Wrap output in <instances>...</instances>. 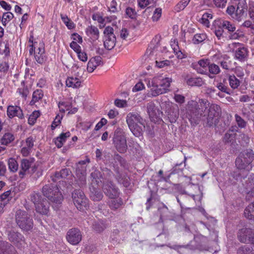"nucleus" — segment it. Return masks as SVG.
Here are the masks:
<instances>
[{
	"label": "nucleus",
	"mask_w": 254,
	"mask_h": 254,
	"mask_svg": "<svg viewBox=\"0 0 254 254\" xmlns=\"http://www.w3.org/2000/svg\"><path fill=\"white\" fill-rule=\"evenodd\" d=\"M188 114L190 120L198 123L201 117L207 116V124L211 127L214 123V119L221 115L220 107L215 104H210L204 99H199L198 102L191 101L188 103Z\"/></svg>",
	"instance_id": "1"
},
{
	"label": "nucleus",
	"mask_w": 254,
	"mask_h": 254,
	"mask_svg": "<svg viewBox=\"0 0 254 254\" xmlns=\"http://www.w3.org/2000/svg\"><path fill=\"white\" fill-rule=\"evenodd\" d=\"M144 82L147 87L150 88L148 94L152 97H156L165 93L169 90L172 79L169 77L156 76L152 79H145Z\"/></svg>",
	"instance_id": "2"
},
{
	"label": "nucleus",
	"mask_w": 254,
	"mask_h": 254,
	"mask_svg": "<svg viewBox=\"0 0 254 254\" xmlns=\"http://www.w3.org/2000/svg\"><path fill=\"white\" fill-rule=\"evenodd\" d=\"M126 121L129 129L134 136L139 137L142 135L145 124L143 119L138 113H128L127 116Z\"/></svg>",
	"instance_id": "3"
},
{
	"label": "nucleus",
	"mask_w": 254,
	"mask_h": 254,
	"mask_svg": "<svg viewBox=\"0 0 254 254\" xmlns=\"http://www.w3.org/2000/svg\"><path fill=\"white\" fill-rule=\"evenodd\" d=\"M42 192L51 202L56 204H61L63 196L57 186L52 184H46L43 186Z\"/></svg>",
	"instance_id": "4"
},
{
	"label": "nucleus",
	"mask_w": 254,
	"mask_h": 254,
	"mask_svg": "<svg viewBox=\"0 0 254 254\" xmlns=\"http://www.w3.org/2000/svg\"><path fill=\"white\" fill-rule=\"evenodd\" d=\"M15 218L16 224L22 230L27 231L32 229L33 220L27 211L17 210L15 212Z\"/></svg>",
	"instance_id": "5"
},
{
	"label": "nucleus",
	"mask_w": 254,
	"mask_h": 254,
	"mask_svg": "<svg viewBox=\"0 0 254 254\" xmlns=\"http://www.w3.org/2000/svg\"><path fill=\"white\" fill-rule=\"evenodd\" d=\"M113 144L116 149L121 153L127 151V145L125 132L121 128H117L114 131L113 138Z\"/></svg>",
	"instance_id": "6"
},
{
	"label": "nucleus",
	"mask_w": 254,
	"mask_h": 254,
	"mask_svg": "<svg viewBox=\"0 0 254 254\" xmlns=\"http://www.w3.org/2000/svg\"><path fill=\"white\" fill-rule=\"evenodd\" d=\"M104 46L108 50L113 49L116 45V37L114 33V29L111 26L106 27L104 31Z\"/></svg>",
	"instance_id": "7"
},
{
	"label": "nucleus",
	"mask_w": 254,
	"mask_h": 254,
	"mask_svg": "<svg viewBox=\"0 0 254 254\" xmlns=\"http://www.w3.org/2000/svg\"><path fill=\"white\" fill-rule=\"evenodd\" d=\"M72 197L73 203L78 209L84 210V208L87 207L88 200L81 190H74L72 193Z\"/></svg>",
	"instance_id": "8"
},
{
	"label": "nucleus",
	"mask_w": 254,
	"mask_h": 254,
	"mask_svg": "<svg viewBox=\"0 0 254 254\" xmlns=\"http://www.w3.org/2000/svg\"><path fill=\"white\" fill-rule=\"evenodd\" d=\"M220 25L223 29L227 30L229 34L228 38L229 39L235 40L241 37L239 33V30L236 31L235 25L230 21L226 20H222L220 22Z\"/></svg>",
	"instance_id": "9"
},
{
	"label": "nucleus",
	"mask_w": 254,
	"mask_h": 254,
	"mask_svg": "<svg viewBox=\"0 0 254 254\" xmlns=\"http://www.w3.org/2000/svg\"><path fill=\"white\" fill-rule=\"evenodd\" d=\"M238 238L242 243L254 244V230L243 228L239 231Z\"/></svg>",
	"instance_id": "10"
},
{
	"label": "nucleus",
	"mask_w": 254,
	"mask_h": 254,
	"mask_svg": "<svg viewBox=\"0 0 254 254\" xmlns=\"http://www.w3.org/2000/svg\"><path fill=\"white\" fill-rule=\"evenodd\" d=\"M103 190L106 195L109 198H116L120 195L119 189L111 182L104 183Z\"/></svg>",
	"instance_id": "11"
},
{
	"label": "nucleus",
	"mask_w": 254,
	"mask_h": 254,
	"mask_svg": "<svg viewBox=\"0 0 254 254\" xmlns=\"http://www.w3.org/2000/svg\"><path fill=\"white\" fill-rule=\"evenodd\" d=\"M82 235L77 228H72L68 230L66 234L67 241L71 244L75 245L81 240Z\"/></svg>",
	"instance_id": "12"
},
{
	"label": "nucleus",
	"mask_w": 254,
	"mask_h": 254,
	"mask_svg": "<svg viewBox=\"0 0 254 254\" xmlns=\"http://www.w3.org/2000/svg\"><path fill=\"white\" fill-rule=\"evenodd\" d=\"M195 195L194 194L184 195L183 194L180 196V198L182 200L183 202L181 201L179 197L176 198L181 208L189 209L190 208L189 206L195 202Z\"/></svg>",
	"instance_id": "13"
},
{
	"label": "nucleus",
	"mask_w": 254,
	"mask_h": 254,
	"mask_svg": "<svg viewBox=\"0 0 254 254\" xmlns=\"http://www.w3.org/2000/svg\"><path fill=\"white\" fill-rule=\"evenodd\" d=\"M34 59L36 62L39 64H43L46 61L44 44L41 42L34 53Z\"/></svg>",
	"instance_id": "14"
},
{
	"label": "nucleus",
	"mask_w": 254,
	"mask_h": 254,
	"mask_svg": "<svg viewBox=\"0 0 254 254\" xmlns=\"http://www.w3.org/2000/svg\"><path fill=\"white\" fill-rule=\"evenodd\" d=\"M114 171L116 173L115 176L118 182L123 185L125 187H127L130 184L129 177L125 174L121 173L119 167L113 164Z\"/></svg>",
	"instance_id": "15"
},
{
	"label": "nucleus",
	"mask_w": 254,
	"mask_h": 254,
	"mask_svg": "<svg viewBox=\"0 0 254 254\" xmlns=\"http://www.w3.org/2000/svg\"><path fill=\"white\" fill-rule=\"evenodd\" d=\"M7 115L9 118L17 117L19 119H22L23 117L22 110L17 106H8L7 109Z\"/></svg>",
	"instance_id": "16"
},
{
	"label": "nucleus",
	"mask_w": 254,
	"mask_h": 254,
	"mask_svg": "<svg viewBox=\"0 0 254 254\" xmlns=\"http://www.w3.org/2000/svg\"><path fill=\"white\" fill-rule=\"evenodd\" d=\"M0 254H17V252L10 244L0 241Z\"/></svg>",
	"instance_id": "17"
},
{
	"label": "nucleus",
	"mask_w": 254,
	"mask_h": 254,
	"mask_svg": "<svg viewBox=\"0 0 254 254\" xmlns=\"http://www.w3.org/2000/svg\"><path fill=\"white\" fill-rule=\"evenodd\" d=\"M236 166L240 171L249 172L252 169V164L245 161L242 158L238 157L235 161Z\"/></svg>",
	"instance_id": "18"
},
{
	"label": "nucleus",
	"mask_w": 254,
	"mask_h": 254,
	"mask_svg": "<svg viewBox=\"0 0 254 254\" xmlns=\"http://www.w3.org/2000/svg\"><path fill=\"white\" fill-rule=\"evenodd\" d=\"M102 64V58L100 56L92 57L88 63L87 69L88 72H92L98 66Z\"/></svg>",
	"instance_id": "19"
},
{
	"label": "nucleus",
	"mask_w": 254,
	"mask_h": 254,
	"mask_svg": "<svg viewBox=\"0 0 254 254\" xmlns=\"http://www.w3.org/2000/svg\"><path fill=\"white\" fill-rule=\"evenodd\" d=\"M89 189L90 197L92 200L98 201L102 199L103 194L99 188L95 187L93 185H91Z\"/></svg>",
	"instance_id": "20"
},
{
	"label": "nucleus",
	"mask_w": 254,
	"mask_h": 254,
	"mask_svg": "<svg viewBox=\"0 0 254 254\" xmlns=\"http://www.w3.org/2000/svg\"><path fill=\"white\" fill-rule=\"evenodd\" d=\"M32 163L33 160L32 159H24L21 160L20 164L21 170L19 172V175L21 178H23L24 177L26 172L28 171Z\"/></svg>",
	"instance_id": "21"
},
{
	"label": "nucleus",
	"mask_w": 254,
	"mask_h": 254,
	"mask_svg": "<svg viewBox=\"0 0 254 254\" xmlns=\"http://www.w3.org/2000/svg\"><path fill=\"white\" fill-rule=\"evenodd\" d=\"M36 210L37 212L46 215L49 212V203L46 199H42V201L38 203L36 206Z\"/></svg>",
	"instance_id": "22"
},
{
	"label": "nucleus",
	"mask_w": 254,
	"mask_h": 254,
	"mask_svg": "<svg viewBox=\"0 0 254 254\" xmlns=\"http://www.w3.org/2000/svg\"><path fill=\"white\" fill-rule=\"evenodd\" d=\"M90 162V159L87 157L85 160H81L77 163L76 164V175L86 174V164Z\"/></svg>",
	"instance_id": "23"
},
{
	"label": "nucleus",
	"mask_w": 254,
	"mask_h": 254,
	"mask_svg": "<svg viewBox=\"0 0 254 254\" xmlns=\"http://www.w3.org/2000/svg\"><path fill=\"white\" fill-rule=\"evenodd\" d=\"M237 45L239 47L235 51V56L237 59L240 61H244L248 55L247 50L239 43H237Z\"/></svg>",
	"instance_id": "24"
},
{
	"label": "nucleus",
	"mask_w": 254,
	"mask_h": 254,
	"mask_svg": "<svg viewBox=\"0 0 254 254\" xmlns=\"http://www.w3.org/2000/svg\"><path fill=\"white\" fill-rule=\"evenodd\" d=\"M185 79L187 84L191 86H201L204 83L202 79L198 77H189L187 75Z\"/></svg>",
	"instance_id": "25"
},
{
	"label": "nucleus",
	"mask_w": 254,
	"mask_h": 254,
	"mask_svg": "<svg viewBox=\"0 0 254 254\" xmlns=\"http://www.w3.org/2000/svg\"><path fill=\"white\" fill-rule=\"evenodd\" d=\"M245 4H244V5H242L240 2H239L238 4L237 8L232 18L238 22L241 21L245 17Z\"/></svg>",
	"instance_id": "26"
},
{
	"label": "nucleus",
	"mask_w": 254,
	"mask_h": 254,
	"mask_svg": "<svg viewBox=\"0 0 254 254\" xmlns=\"http://www.w3.org/2000/svg\"><path fill=\"white\" fill-rule=\"evenodd\" d=\"M239 157L242 158L245 161L252 164L254 159V153L251 149H247L243 151Z\"/></svg>",
	"instance_id": "27"
},
{
	"label": "nucleus",
	"mask_w": 254,
	"mask_h": 254,
	"mask_svg": "<svg viewBox=\"0 0 254 254\" xmlns=\"http://www.w3.org/2000/svg\"><path fill=\"white\" fill-rule=\"evenodd\" d=\"M124 204L123 199L119 197L116 198H110L108 201L109 207L113 210H116L119 208Z\"/></svg>",
	"instance_id": "28"
},
{
	"label": "nucleus",
	"mask_w": 254,
	"mask_h": 254,
	"mask_svg": "<svg viewBox=\"0 0 254 254\" xmlns=\"http://www.w3.org/2000/svg\"><path fill=\"white\" fill-rule=\"evenodd\" d=\"M90 178L92 181L91 185L96 184V185L98 186L103 181L102 173L98 170H95L91 173Z\"/></svg>",
	"instance_id": "29"
},
{
	"label": "nucleus",
	"mask_w": 254,
	"mask_h": 254,
	"mask_svg": "<svg viewBox=\"0 0 254 254\" xmlns=\"http://www.w3.org/2000/svg\"><path fill=\"white\" fill-rule=\"evenodd\" d=\"M70 136V133L67 131L65 133H62L55 140V143L59 148H61L66 139Z\"/></svg>",
	"instance_id": "30"
},
{
	"label": "nucleus",
	"mask_w": 254,
	"mask_h": 254,
	"mask_svg": "<svg viewBox=\"0 0 254 254\" xmlns=\"http://www.w3.org/2000/svg\"><path fill=\"white\" fill-rule=\"evenodd\" d=\"M243 185L248 191L252 190L254 189V174H252L247 178H244L242 181Z\"/></svg>",
	"instance_id": "31"
},
{
	"label": "nucleus",
	"mask_w": 254,
	"mask_h": 254,
	"mask_svg": "<svg viewBox=\"0 0 254 254\" xmlns=\"http://www.w3.org/2000/svg\"><path fill=\"white\" fill-rule=\"evenodd\" d=\"M8 240L11 242L17 243L22 240L23 236L20 233L11 230L9 231L8 233Z\"/></svg>",
	"instance_id": "32"
},
{
	"label": "nucleus",
	"mask_w": 254,
	"mask_h": 254,
	"mask_svg": "<svg viewBox=\"0 0 254 254\" xmlns=\"http://www.w3.org/2000/svg\"><path fill=\"white\" fill-rule=\"evenodd\" d=\"M67 86L72 88H78L81 85V80L78 77H69L66 80Z\"/></svg>",
	"instance_id": "33"
},
{
	"label": "nucleus",
	"mask_w": 254,
	"mask_h": 254,
	"mask_svg": "<svg viewBox=\"0 0 254 254\" xmlns=\"http://www.w3.org/2000/svg\"><path fill=\"white\" fill-rule=\"evenodd\" d=\"M86 34L92 37L95 40H97L99 37V32L98 29L93 25L88 26L85 30Z\"/></svg>",
	"instance_id": "34"
},
{
	"label": "nucleus",
	"mask_w": 254,
	"mask_h": 254,
	"mask_svg": "<svg viewBox=\"0 0 254 254\" xmlns=\"http://www.w3.org/2000/svg\"><path fill=\"white\" fill-rule=\"evenodd\" d=\"M171 46L174 51V53L177 56L178 58L182 59L184 58V55L180 50V48L178 45V42L176 39L171 40Z\"/></svg>",
	"instance_id": "35"
},
{
	"label": "nucleus",
	"mask_w": 254,
	"mask_h": 254,
	"mask_svg": "<svg viewBox=\"0 0 254 254\" xmlns=\"http://www.w3.org/2000/svg\"><path fill=\"white\" fill-rule=\"evenodd\" d=\"M244 215L248 219L254 220V202L246 207Z\"/></svg>",
	"instance_id": "36"
},
{
	"label": "nucleus",
	"mask_w": 254,
	"mask_h": 254,
	"mask_svg": "<svg viewBox=\"0 0 254 254\" xmlns=\"http://www.w3.org/2000/svg\"><path fill=\"white\" fill-rule=\"evenodd\" d=\"M43 96V91L41 89H37L33 93L32 98L30 101V104L31 105H34L36 102L41 100Z\"/></svg>",
	"instance_id": "37"
},
{
	"label": "nucleus",
	"mask_w": 254,
	"mask_h": 254,
	"mask_svg": "<svg viewBox=\"0 0 254 254\" xmlns=\"http://www.w3.org/2000/svg\"><path fill=\"white\" fill-rule=\"evenodd\" d=\"M179 108L177 105L176 108H173L172 111L168 112V118L171 123H175L179 117Z\"/></svg>",
	"instance_id": "38"
},
{
	"label": "nucleus",
	"mask_w": 254,
	"mask_h": 254,
	"mask_svg": "<svg viewBox=\"0 0 254 254\" xmlns=\"http://www.w3.org/2000/svg\"><path fill=\"white\" fill-rule=\"evenodd\" d=\"M14 139L13 135L11 133H5L0 139V143L2 145H7L8 144L12 142Z\"/></svg>",
	"instance_id": "39"
},
{
	"label": "nucleus",
	"mask_w": 254,
	"mask_h": 254,
	"mask_svg": "<svg viewBox=\"0 0 254 254\" xmlns=\"http://www.w3.org/2000/svg\"><path fill=\"white\" fill-rule=\"evenodd\" d=\"M238 254H254V247L245 245L240 248L238 251Z\"/></svg>",
	"instance_id": "40"
},
{
	"label": "nucleus",
	"mask_w": 254,
	"mask_h": 254,
	"mask_svg": "<svg viewBox=\"0 0 254 254\" xmlns=\"http://www.w3.org/2000/svg\"><path fill=\"white\" fill-rule=\"evenodd\" d=\"M229 82L230 87L233 89H237L240 85V81L235 75H230Z\"/></svg>",
	"instance_id": "41"
},
{
	"label": "nucleus",
	"mask_w": 254,
	"mask_h": 254,
	"mask_svg": "<svg viewBox=\"0 0 254 254\" xmlns=\"http://www.w3.org/2000/svg\"><path fill=\"white\" fill-rule=\"evenodd\" d=\"M30 199L31 201L36 206L38 203L42 201V199H44L42 198V196L39 192H36L34 191L30 195Z\"/></svg>",
	"instance_id": "42"
},
{
	"label": "nucleus",
	"mask_w": 254,
	"mask_h": 254,
	"mask_svg": "<svg viewBox=\"0 0 254 254\" xmlns=\"http://www.w3.org/2000/svg\"><path fill=\"white\" fill-rule=\"evenodd\" d=\"M158 212L160 214V219L163 221L167 219L169 216V210L167 206L163 205L162 207L158 208Z\"/></svg>",
	"instance_id": "43"
},
{
	"label": "nucleus",
	"mask_w": 254,
	"mask_h": 254,
	"mask_svg": "<svg viewBox=\"0 0 254 254\" xmlns=\"http://www.w3.org/2000/svg\"><path fill=\"white\" fill-rule=\"evenodd\" d=\"M190 0H181L174 7V10L177 12H180L185 9L188 5Z\"/></svg>",
	"instance_id": "44"
},
{
	"label": "nucleus",
	"mask_w": 254,
	"mask_h": 254,
	"mask_svg": "<svg viewBox=\"0 0 254 254\" xmlns=\"http://www.w3.org/2000/svg\"><path fill=\"white\" fill-rule=\"evenodd\" d=\"M61 19L69 29H73L75 25L66 15L61 14Z\"/></svg>",
	"instance_id": "45"
},
{
	"label": "nucleus",
	"mask_w": 254,
	"mask_h": 254,
	"mask_svg": "<svg viewBox=\"0 0 254 254\" xmlns=\"http://www.w3.org/2000/svg\"><path fill=\"white\" fill-rule=\"evenodd\" d=\"M8 168L10 171L15 172L18 168V164L17 161L12 158H10L8 160Z\"/></svg>",
	"instance_id": "46"
},
{
	"label": "nucleus",
	"mask_w": 254,
	"mask_h": 254,
	"mask_svg": "<svg viewBox=\"0 0 254 254\" xmlns=\"http://www.w3.org/2000/svg\"><path fill=\"white\" fill-rule=\"evenodd\" d=\"M86 174L76 175L77 177V179L76 180V184L80 188H82L85 186L86 184Z\"/></svg>",
	"instance_id": "47"
},
{
	"label": "nucleus",
	"mask_w": 254,
	"mask_h": 254,
	"mask_svg": "<svg viewBox=\"0 0 254 254\" xmlns=\"http://www.w3.org/2000/svg\"><path fill=\"white\" fill-rule=\"evenodd\" d=\"M236 134L234 133L227 132L223 137V141L225 143H233L235 140Z\"/></svg>",
	"instance_id": "48"
},
{
	"label": "nucleus",
	"mask_w": 254,
	"mask_h": 254,
	"mask_svg": "<svg viewBox=\"0 0 254 254\" xmlns=\"http://www.w3.org/2000/svg\"><path fill=\"white\" fill-rule=\"evenodd\" d=\"M206 38V35L205 34H196L192 39V41L194 44H198L203 42Z\"/></svg>",
	"instance_id": "49"
},
{
	"label": "nucleus",
	"mask_w": 254,
	"mask_h": 254,
	"mask_svg": "<svg viewBox=\"0 0 254 254\" xmlns=\"http://www.w3.org/2000/svg\"><path fill=\"white\" fill-rule=\"evenodd\" d=\"M208 69L209 72L213 74H217L220 72L219 66L215 64H209L208 65Z\"/></svg>",
	"instance_id": "50"
},
{
	"label": "nucleus",
	"mask_w": 254,
	"mask_h": 254,
	"mask_svg": "<svg viewBox=\"0 0 254 254\" xmlns=\"http://www.w3.org/2000/svg\"><path fill=\"white\" fill-rule=\"evenodd\" d=\"M40 113L38 111H34L31 115H30L28 118V123L33 125L35 123L37 119L39 117Z\"/></svg>",
	"instance_id": "51"
},
{
	"label": "nucleus",
	"mask_w": 254,
	"mask_h": 254,
	"mask_svg": "<svg viewBox=\"0 0 254 254\" xmlns=\"http://www.w3.org/2000/svg\"><path fill=\"white\" fill-rule=\"evenodd\" d=\"M162 15V9L161 8H156L153 12L152 16V20L153 22L158 21Z\"/></svg>",
	"instance_id": "52"
},
{
	"label": "nucleus",
	"mask_w": 254,
	"mask_h": 254,
	"mask_svg": "<svg viewBox=\"0 0 254 254\" xmlns=\"http://www.w3.org/2000/svg\"><path fill=\"white\" fill-rule=\"evenodd\" d=\"M93 228L96 232L100 233L103 231L105 227L102 223L95 222L93 224Z\"/></svg>",
	"instance_id": "53"
},
{
	"label": "nucleus",
	"mask_w": 254,
	"mask_h": 254,
	"mask_svg": "<svg viewBox=\"0 0 254 254\" xmlns=\"http://www.w3.org/2000/svg\"><path fill=\"white\" fill-rule=\"evenodd\" d=\"M63 117V115H57L51 125L52 130L54 129L59 125L61 124V121Z\"/></svg>",
	"instance_id": "54"
},
{
	"label": "nucleus",
	"mask_w": 254,
	"mask_h": 254,
	"mask_svg": "<svg viewBox=\"0 0 254 254\" xmlns=\"http://www.w3.org/2000/svg\"><path fill=\"white\" fill-rule=\"evenodd\" d=\"M147 113L149 116H153L155 111V106L154 103L149 102L147 105Z\"/></svg>",
	"instance_id": "55"
},
{
	"label": "nucleus",
	"mask_w": 254,
	"mask_h": 254,
	"mask_svg": "<svg viewBox=\"0 0 254 254\" xmlns=\"http://www.w3.org/2000/svg\"><path fill=\"white\" fill-rule=\"evenodd\" d=\"M171 62L169 60L156 61V65L159 68H162L170 65Z\"/></svg>",
	"instance_id": "56"
},
{
	"label": "nucleus",
	"mask_w": 254,
	"mask_h": 254,
	"mask_svg": "<svg viewBox=\"0 0 254 254\" xmlns=\"http://www.w3.org/2000/svg\"><path fill=\"white\" fill-rule=\"evenodd\" d=\"M235 119L239 127H244L246 126V123L245 121L238 115H235Z\"/></svg>",
	"instance_id": "57"
},
{
	"label": "nucleus",
	"mask_w": 254,
	"mask_h": 254,
	"mask_svg": "<svg viewBox=\"0 0 254 254\" xmlns=\"http://www.w3.org/2000/svg\"><path fill=\"white\" fill-rule=\"evenodd\" d=\"M144 82H145L144 81ZM144 84H146L145 83H143L141 81L138 82L134 86V87L132 88V91L133 92H136L138 91H140L144 89Z\"/></svg>",
	"instance_id": "58"
},
{
	"label": "nucleus",
	"mask_w": 254,
	"mask_h": 254,
	"mask_svg": "<svg viewBox=\"0 0 254 254\" xmlns=\"http://www.w3.org/2000/svg\"><path fill=\"white\" fill-rule=\"evenodd\" d=\"M214 4L217 7L223 8L225 6L227 0H213Z\"/></svg>",
	"instance_id": "59"
},
{
	"label": "nucleus",
	"mask_w": 254,
	"mask_h": 254,
	"mask_svg": "<svg viewBox=\"0 0 254 254\" xmlns=\"http://www.w3.org/2000/svg\"><path fill=\"white\" fill-rule=\"evenodd\" d=\"M174 98L176 102L180 104L184 103L185 101V97L180 94H175Z\"/></svg>",
	"instance_id": "60"
},
{
	"label": "nucleus",
	"mask_w": 254,
	"mask_h": 254,
	"mask_svg": "<svg viewBox=\"0 0 254 254\" xmlns=\"http://www.w3.org/2000/svg\"><path fill=\"white\" fill-rule=\"evenodd\" d=\"M18 92L23 98H26L28 94L29 91L27 87H23L18 89Z\"/></svg>",
	"instance_id": "61"
},
{
	"label": "nucleus",
	"mask_w": 254,
	"mask_h": 254,
	"mask_svg": "<svg viewBox=\"0 0 254 254\" xmlns=\"http://www.w3.org/2000/svg\"><path fill=\"white\" fill-rule=\"evenodd\" d=\"M224 32V30L221 27V26L220 25L218 29H215L214 31V33L216 37L218 38L219 40H220L222 38H223V34Z\"/></svg>",
	"instance_id": "62"
},
{
	"label": "nucleus",
	"mask_w": 254,
	"mask_h": 254,
	"mask_svg": "<svg viewBox=\"0 0 254 254\" xmlns=\"http://www.w3.org/2000/svg\"><path fill=\"white\" fill-rule=\"evenodd\" d=\"M220 65L222 68L226 70H229L231 67V62L226 60L221 62Z\"/></svg>",
	"instance_id": "63"
},
{
	"label": "nucleus",
	"mask_w": 254,
	"mask_h": 254,
	"mask_svg": "<svg viewBox=\"0 0 254 254\" xmlns=\"http://www.w3.org/2000/svg\"><path fill=\"white\" fill-rule=\"evenodd\" d=\"M60 175L62 176L63 179H65L68 176H69L71 173V171L68 169H63L61 170L60 171Z\"/></svg>",
	"instance_id": "64"
}]
</instances>
